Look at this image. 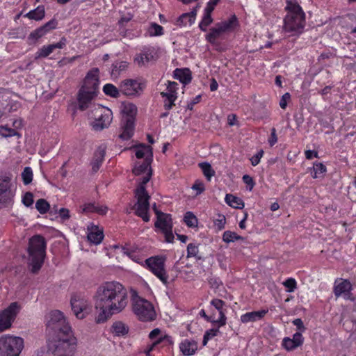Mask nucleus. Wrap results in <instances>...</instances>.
<instances>
[{
  "label": "nucleus",
  "mask_w": 356,
  "mask_h": 356,
  "mask_svg": "<svg viewBox=\"0 0 356 356\" xmlns=\"http://www.w3.org/2000/svg\"><path fill=\"white\" fill-rule=\"evenodd\" d=\"M0 135L5 138L11 136H17L19 138L21 136V135L15 129L6 127H0Z\"/></svg>",
  "instance_id": "44"
},
{
  "label": "nucleus",
  "mask_w": 356,
  "mask_h": 356,
  "mask_svg": "<svg viewBox=\"0 0 356 356\" xmlns=\"http://www.w3.org/2000/svg\"><path fill=\"white\" fill-rule=\"evenodd\" d=\"M44 8L43 6H38L35 9L31 10L25 17L35 20H41L44 17Z\"/></svg>",
  "instance_id": "34"
},
{
  "label": "nucleus",
  "mask_w": 356,
  "mask_h": 356,
  "mask_svg": "<svg viewBox=\"0 0 356 356\" xmlns=\"http://www.w3.org/2000/svg\"><path fill=\"white\" fill-rule=\"evenodd\" d=\"M267 310L247 312L241 316V321L243 323L257 321L261 319L267 314Z\"/></svg>",
  "instance_id": "27"
},
{
  "label": "nucleus",
  "mask_w": 356,
  "mask_h": 356,
  "mask_svg": "<svg viewBox=\"0 0 356 356\" xmlns=\"http://www.w3.org/2000/svg\"><path fill=\"white\" fill-rule=\"evenodd\" d=\"M99 84V69L93 68L87 73L77 95L80 110L84 111L90 106L92 101L97 95Z\"/></svg>",
  "instance_id": "3"
},
{
  "label": "nucleus",
  "mask_w": 356,
  "mask_h": 356,
  "mask_svg": "<svg viewBox=\"0 0 356 356\" xmlns=\"http://www.w3.org/2000/svg\"><path fill=\"white\" fill-rule=\"evenodd\" d=\"M54 47H52V44L43 46L36 53L35 58L47 57L49 55H50L54 51Z\"/></svg>",
  "instance_id": "41"
},
{
  "label": "nucleus",
  "mask_w": 356,
  "mask_h": 356,
  "mask_svg": "<svg viewBox=\"0 0 356 356\" xmlns=\"http://www.w3.org/2000/svg\"><path fill=\"white\" fill-rule=\"evenodd\" d=\"M192 189L194 191H196V194L200 195L204 191V184L201 181H197L193 185Z\"/></svg>",
  "instance_id": "53"
},
{
  "label": "nucleus",
  "mask_w": 356,
  "mask_h": 356,
  "mask_svg": "<svg viewBox=\"0 0 356 356\" xmlns=\"http://www.w3.org/2000/svg\"><path fill=\"white\" fill-rule=\"evenodd\" d=\"M122 132L119 137L124 140H129L134 134V120L122 119Z\"/></svg>",
  "instance_id": "24"
},
{
  "label": "nucleus",
  "mask_w": 356,
  "mask_h": 356,
  "mask_svg": "<svg viewBox=\"0 0 356 356\" xmlns=\"http://www.w3.org/2000/svg\"><path fill=\"white\" fill-rule=\"evenodd\" d=\"M22 202L26 207H30L33 203V195L31 193L27 192L22 198Z\"/></svg>",
  "instance_id": "52"
},
{
  "label": "nucleus",
  "mask_w": 356,
  "mask_h": 356,
  "mask_svg": "<svg viewBox=\"0 0 356 356\" xmlns=\"http://www.w3.org/2000/svg\"><path fill=\"white\" fill-rule=\"evenodd\" d=\"M314 178L322 177L326 172V167L322 163H316L313 166Z\"/></svg>",
  "instance_id": "39"
},
{
  "label": "nucleus",
  "mask_w": 356,
  "mask_h": 356,
  "mask_svg": "<svg viewBox=\"0 0 356 356\" xmlns=\"http://www.w3.org/2000/svg\"><path fill=\"white\" fill-rule=\"evenodd\" d=\"M47 326L58 334V344L55 345L58 353L60 345L69 346L75 343V339L72 337L71 327L67 322L63 314L59 310L51 311L47 316Z\"/></svg>",
  "instance_id": "2"
},
{
  "label": "nucleus",
  "mask_w": 356,
  "mask_h": 356,
  "mask_svg": "<svg viewBox=\"0 0 356 356\" xmlns=\"http://www.w3.org/2000/svg\"><path fill=\"white\" fill-rule=\"evenodd\" d=\"M263 154H264V152L262 150H261L257 154H255L254 156H253L251 158L250 161H251V163L252 165L255 166L259 163L260 159L262 157Z\"/></svg>",
  "instance_id": "57"
},
{
  "label": "nucleus",
  "mask_w": 356,
  "mask_h": 356,
  "mask_svg": "<svg viewBox=\"0 0 356 356\" xmlns=\"http://www.w3.org/2000/svg\"><path fill=\"white\" fill-rule=\"evenodd\" d=\"M293 323L294 325L297 326L298 329L300 331L303 332L305 330L303 325V322L300 318H296L295 320L293 321Z\"/></svg>",
  "instance_id": "62"
},
{
  "label": "nucleus",
  "mask_w": 356,
  "mask_h": 356,
  "mask_svg": "<svg viewBox=\"0 0 356 356\" xmlns=\"http://www.w3.org/2000/svg\"><path fill=\"white\" fill-rule=\"evenodd\" d=\"M225 200L228 205L233 208L243 209L244 207V202L242 200L232 194H227Z\"/></svg>",
  "instance_id": "33"
},
{
  "label": "nucleus",
  "mask_w": 356,
  "mask_h": 356,
  "mask_svg": "<svg viewBox=\"0 0 356 356\" xmlns=\"http://www.w3.org/2000/svg\"><path fill=\"white\" fill-rule=\"evenodd\" d=\"M135 155L138 159L145 158L146 161L152 160L153 153L152 148L149 145L140 144L134 147Z\"/></svg>",
  "instance_id": "23"
},
{
  "label": "nucleus",
  "mask_w": 356,
  "mask_h": 356,
  "mask_svg": "<svg viewBox=\"0 0 356 356\" xmlns=\"http://www.w3.org/2000/svg\"><path fill=\"white\" fill-rule=\"evenodd\" d=\"M95 121L92 123V126L95 131H102L107 128L113 119L112 111L106 107L98 105L94 110Z\"/></svg>",
  "instance_id": "9"
},
{
  "label": "nucleus",
  "mask_w": 356,
  "mask_h": 356,
  "mask_svg": "<svg viewBox=\"0 0 356 356\" xmlns=\"http://www.w3.org/2000/svg\"><path fill=\"white\" fill-rule=\"evenodd\" d=\"M215 224L220 229H223L225 224V217L224 216H220L219 218L216 220Z\"/></svg>",
  "instance_id": "61"
},
{
  "label": "nucleus",
  "mask_w": 356,
  "mask_h": 356,
  "mask_svg": "<svg viewBox=\"0 0 356 356\" xmlns=\"http://www.w3.org/2000/svg\"><path fill=\"white\" fill-rule=\"evenodd\" d=\"M161 95L164 99V108L165 110H170L175 105L174 102L177 99V96L172 90H170L168 88L165 92H161Z\"/></svg>",
  "instance_id": "29"
},
{
  "label": "nucleus",
  "mask_w": 356,
  "mask_h": 356,
  "mask_svg": "<svg viewBox=\"0 0 356 356\" xmlns=\"http://www.w3.org/2000/svg\"><path fill=\"white\" fill-rule=\"evenodd\" d=\"M243 181L245 184H247L250 187L249 190L252 191L254 186V181L253 179L250 175H245L243 177Z\"/></svg>",
  "instance_id": "55"
},
{
  "label": "nucleus",
  "mask_w": 356,
  "mask_h": 356,
  "mask_svg": "<svg viewBox=\"0 0 356 356\" xmlns=\"http://www.w3.org/2000/svg\"><path fill=\"white\" fill-rule=\"evenodd\" d=\"M148 32L151 36H159L163 34V27L156 23H152L151 24Z\"/></svg>",
  "instance_id": "46"
},
{
  "label": "nucleus",
  "mask_w": 356,
  "mask_h": 356,
  "mask_svg": "<svg viewBox=\"0 0 356 356\" xmlns=\"http://www.w3.org/2000/svg\"><path fill=\"white\" fill-rule=\"evenodd\" d=\"M352 284L348 280L338 279L334 282V293L337 298L341 296L344 299L355 300V298L351 293Z\"/></svg>",
  "instance_id": "15"
},
{
  "label": "nucleus",
  "mask_w": 356,
  "mask_h": 356,
  "mask_svg": "<svg viewBox=\"0 0 356 356\" xmlns=\"http://www.w3.org/2000/svg\"><path fill=\"white\" fill-rule=\"evenodd\" d=\"M104 92L108 96L112 97H118L120 90H118L115 86L111 83L106 84L103 88Z\"/></svg>",
  "instance_id": "38"
},
{
  "label": "nucleus",
  "mask_w": 356,
  "mask_h": 356,
  "mask_svg": "<svg viewBox=\"0 0 356 356\" xmlns=\"http://www.w3.org/2000/svg\"><path fill=\"white\" fill-rule=\"evenodd\" d=\"M70 304L75 316L82 319L85 317L84 312L88 308V300L83 296L74 294L72 296Z\"/></svg>",
  "instance_id": "14"
},
{
  "label": "nucleus",
  "mask_w": 356,
  "mask_h": 356,
  "mask_svg": "<svg viewBox=\"0 0 356 356\" xmlns=\"http://www.w3.org/2000/svg\"><path fill=\"white\" fill-rule=\"evenodd\" d=\"M120 90L126 96H137L143 91V87L136 80L126 79L121 82Z\"/></svg>",
  "instance_id": "18"
},
{
  "label": "nucleus",
  "mask_w": 356,
  "mask_h": 356,
  "mask_svg": "<svg viewBox=\"0 0 356 356\" xmlns=\"http://www.w3.org/2000/svg\"><path fill=\"white\" fill-rule=\"evenodd\" d=\"M199 252L198 247L193 243H189L187 246V256L188 257H197Z\"/></svg>",
  "instance_id": "51"
},
{
  "label": "nucleus",
  "mask_w": 356,
  "mask_h": 356,
  "mask_svg": "<svg viewBox=\"0 0 356 356\" xmlns=\"http://www.w3.org/2000/svg\"><path fill=\"white\" fill-rule=\"evenodd\" d=\"M179 348L185 356H191L195 353L197 343L193 340L186 339L180 343Z\"/></svg>",
  "instance_id": "26"
},
{
  "label": "nucleus",
  "mask_w": 356,
  "mask_h": 356,
  "mask_svg": "<svg viewBox=\"0 0 356 356\" xmlns=\"http://www.w3.org/2000/svg\"><path fill=\"white\" fill-rule=\"evenodd\" d=\"M157 220L155 227L159 228L165 236V241L172 243L174 239L172 222L170 215L156 211Z\"/></svg>",
  "instance_id": "12"
},
{
  "label": "nucleus",
  "mask_w": 356,
  "mask_h": 356,
  "mask_svg": "<svg viewBox=\"0 0 356 356\" xmlns=\"http://www.w3.org/2000/svg\"><path fill=\"white\" fill-rule=\"evenodd\" d=\"M88 239L94 244H99L104 238L103 230L98 227L91 225L88 227Z\"/></svg>",
  "instance_id": "22"
},
{
  "label": "nucleus",
  "mask_w": 356,
  "mask_h": 356,
  "mask_svg": "<svg viewBox=\"0 0 356 356\" xmlns=\"http://www.w3.org/2000/svg\"><path fill=\"white\" fill-rule=\"evenodd\" d=\"M152 160H144L143 163L137 162L135 163L133 169V173L136 176L144 175L140 185L145 186L150 179L152 171L151 168V163Z\"/></svg>",
  "instance_id": "17"
},
{
  "label": "nucleus",
  "mask_w": 356,
  "mask_h": 356,
  "mask_svg": "<svg viewBox=\"0 0 356 356\" xmlns=\"http://www.w3.org/2000/svg\"><path fill=\"white\" fill-rule=\"evenodd\" d=\"M105 153L106 146L103 145L99 146L95 151L92 161L91 162L92 170L93 172H97L99 170L104 161Z\"/></svg>",
  "instance_id": "21"
},
{
  "label": "nucleus",
  "mask_w": 356,
  "mask_h": 356,
  "mask_svg": "<svg viewBox=\"0 0 356 356\" xmlns=\"http://www.w3.org/2000/svg\"><path fill=\"white\" fill-rule=\"evenodd\" d=\"M303 338L300 332H296L293 335V338L285 337L282 341V346L287 350H292L302 345Z\"/></svg>",
  "instance_id": "20"
},
{
  "label": "nucleus",
  "mask_w": 356,
  "mask_h": 356,
  "mask_svg": "<svg viewBox=\"0 0 356 356\" xmlns=\"http://www.w3.org/2000/svg\"><path fill=\"white\" fill-rule=\"evenodd\" d=\"M174 77L184 84L191 81V74L188 69H176L174 71Z\"/></svg>",
  "instance_id": "31"
},
{
  "label": "nucleus",
  "mask_w": 356,
  "mask_h": 356,
  "mask_svg": "<svg viewBox=\"0 0 356 356\" xmlns=\"http://www.w3.org/2000/svg\"><path fill=\"white\" fill-rule=\"evenodd\" d=\"M196 8H194L191 12L182 14L177 20V25L186 26L191 25L195 19Z\"/></svg>",
  "instance_id": "30"
},
{
  "label": "nucleus",
  "mask_w": 356,
  "mask_h": 356,
  "mask_svg": "<svg viewBox=\"0 0 356 356\" xmlns=\"http://www.w3.org/2000/svg\"><path fill=\"white\" fill-rule=\"evenodd\" d=\"M237 24V18L235 15L232 16L227 21L218 24L215 28L211 29L210 33L207 35V40L212 44H216V40L226 31L233 28Z\"/></svg>",
  "instance_id": "13"
},
{
  "label": "nucleus",
  "mask_w": 356,
  "mask_h": 356,
  "mask_svg": "<svg viewBox=\"0 0 356 356\" xmlns=\"http://www.w3.org/2000/svg\"><path fill=\"white\" fill-rule=\"evenodd\" d=\"M82 210L83 213H97L99 215H104L108 211V207L95 203H86L83 204Z\"/></svg>",
  "instance_id": "28"
},
{
  "label": "nucleus",
  "mask_w": 356,
  "mask_h": 356,
  "mask_svg": "<svg viewBox=\"0 0 356 356\" xmlns=\"http://www.w3.org/2000/svg\"><path fill=\"white\" fill-rule=\"evenodd\" d=\"M132 308L134 313L143 321H152L156 317L154 307L152 302L138 296L136 291L132 296Z\"/></svg>",
  "instance_id": "6"
},
{
  "label": "nucleus",
  "mask_w": 356,
  "mask_h": 356,
  "mask_svg": "<svg viewBox=\"0 0 356 356\" xmlns=\"http://www.w3.org/2000/svg\"><path fill=\"white\" fill-rule=\"evenodd\" d=\"M240 239H243V238L236 233L231 231H226L222 235V240L226 243L234 242Z\"/></svg>",
  "instance_id": "43"
},
{
  "label": "nucleus",
  "mask_w": 356,
  "mask_h": 356,
  "mask_svg": "<svg viewBox=\"0 0 356 356\" xmlns=\"http://www.w3.org/2000/svg\"><path fill=\"white\" fill-rule=\"evenodd\" d=\"M132 17L133 16L131 14L127 13V15H124L121 17L118 23L120 26H124L125 24L129 22L132 19Z\"/></svg>",
  "instance_id": "59"
},
{
  "label": "nucleus",
  "mask_w": 356,
  "mask_h": 356,
  "mask_svg": "<svg viewBox=\"0 0 356 356\" xmlns=\"http://www.w3.org/2000/svg\"><path fill=\"white\" fill-rule=\"evenodd\" d=\"M136 197L137 198V202L134 205L136 214L140 217L145 222H148L149 220V200L150 199V196L148 195L145 186L139 185L136 188Z\"/></svg>",
  "instance_id": "8"
},
{
  "label": "nucleus",
  "mask_w": 356,
  "mask_h": 356,
  "mask_svg": "<svg viewBox=\"0 0 356 356\" xmlns=\"http://www.w3.org/2000/svg\"><path fill=\"white\" fill-rule=\"evenodd\" d=\"M45 248L46 243L42 236L35 235L29 240V264L33 273H37L41 268L45 257Z\"/></svg>",
  "instance_id": "4"
},
{
  "label": "nucleus",
  "mask_w": 356,
  "mask_h": 356,
  "mask_svg": "<svg viewBox=\"0 0 356 356\" xmlns=\"http://www.w3.org/2000/svg\"><path fill=\"white\" fill-rule=\"evenodd\" d=\"M66 39L65 38H62L61 40L55 44H51L52 47H54V49H63L65 46Z\"/></svg>",
  "instance_id": "63"
},
{
  "label": "nucleus",
  "mask_w": 356,
  "mask_h": 356,
  "mask_svg": "<svg viewBox=\"0 0 356 356\" xmlns=\"http://www.w3.org/2000/svg\"><path fill=\"white\" fill-rule=\"evenodd\" d=\"M286 8L288 13L284 19V30L292 34L300 33L305 26V13L296 3H289Z\"/></svg>",
  "instance_id": "5"
},
{
  "label": "nucleus",
  "mask_w": 356,
  "mask_h": 356,
  "mask_svg": "<svg viewBox=\"0 0 356 356\" xmlns=\"http://www.w3.org/2000/svg\"><path fill=\"white\" fill-rule=\"evenodd\" d=\"M113 332L117 336H123L128 333L129 327L122 322L117 321L113 324Z\"/></svg>",
  "instance_id": "35"
},
{
  "label": "nucleus",
  "mask_w": 356,
  "mask_h": 356,
  "mask_svg": "<svg viewBox=\"0 0 356 356\" xmlns=\"http://www.w3.org/2000/svg\"><path fill=\"white\" fill-rule=\"evenodd\" d=\"M95 298V307L99 310L97 317L99 323L124 311L129 302L126 288L115 281L106 282L100 285Z\"/></svg>",
  "instance_id": "1"
},
{
  "label": "nucleus",
  "mask_w": 356,
  "mask_h": 356,
  "mask_svg": "<svg viewBox=\"0 0 356 356\" xmlns=\"http://www.w3.org/2000/svg\"><path fill=\"white\" fill-rule=\"evenodd\" d=\"M20 305L17 302H12L6 309L0 312V332L9 329L20 311Z\"/></svg>",
  "instance_id": "11"
},
{
  "label": "nucleus",
  "mask_w": 356,
  "mask_h": 356,
  "mask_svg": "<svg viewBox=\"0 0 356 356\" xmlns=\"http://www.w3.org/2000/svg\"><path fill=\"white\" fill-rule=\"evenodd\" d=\"M291 95L289 92L284 94L280 101V106L282 109H285L287 106V101L290 99Z\"/></svg>",
  "instance_id": "56"
},
{
  "label": "nucleus",
  "mask_w": 356,
  "mask_h": 356,
  "mask_svg": "<svg viewBox=\"0 0 356 356\" xmlns=\"http://www.w3.org/2000/svg\"><path fill=\"white\" fill-rule=\"evenodd\" d=\"M57 22L56 20L55 19H51L50 20L49 22H47L44 25L42 26L46 33L49 32L50 30H52V29H56V26H57Z\"/></svg>",
  "instance_id": "54"
},
{
  "label": "nucleus",
  "mask_w": 356,
  "mask_h": 356,
  "mask_svg": "<svg viewBox=\"0 0 356 356\" xmlns=\"http://www.w3.org/2000/svg\"><path fill=\"white\" fill-rule=\"evenodd\" d=\"M211 305H213L218 312L220 314V317L218 320L215 321L214 323L218 325V327L223 326L226 324L227 318L225 316V312L223 310V307L225 305V302L220 299H213L211 302Z\"/></svg>",
  "instance_id": "25"
},
{
  "label": "nucleus",
  "mask_w": 356,
  "mask_h": 356,
  "mask_svg": "<svg viewBox=\"0 0 356 356\" xmlns=\"http://www.w3.org/2000/svg\"><path fill=\"white\" fill-rule=\"evenodd\" d=\"M156 54L152 49H145L141 53L137 54L134 58V62L138 66H145L149 62L155 60Z\"/></svg>",
  "instance_id": "19"
},
{
  "label": "nucleus",
  "mask_w": 356,
  "mask_h": 356,
  "mask_svg": "<svg viewBox=\"0 0 356 356\" xmlns=\"http://www.w3.org/2000/svg\"><path fill=\"white\" fill-rule=\"evenodd\" d=\"M149 270L164 284H168V275L165 270V259L162 257H152L145 260Z\"/></svg>",
  "instance_id": "10"
},
{
  "label": "nucleus",
  "mask_w": 356,
  "mask_h": 356,
  "mask_svg": "<svg viewBox=\"0 0 356 356\" xmlns=\"http://www.w3.org/2000/svg\"><path fill=\"white\" fill-rule=\"evenodd\" d=\"M283 284L287 289L286 291L289 293L293 292L296 288V282L293 278H288Z\"/></svg>",
  "instance_id": "50"
},
{
  "label": "nucleus",
  "mask_w": 356,
  "mask_h": 356,
  "mask_svg": "<svg viewBox=\"0 0 356 356\" xmlns=\"http://www.w3.org/2000/svg\"><path fill=\"white\" fill-rule=\"evenodd\" d=\"M35 208L41 214H44L49 210V204L44 199H39L35 203Z\"/></svg>",
  "instance_id": "45"
},
{
  "label": "nucleus",
  "mask_w": 356,
  "mask_h": 356,
  "mask_svg": "<svg viewBox=\"0 0 356 356\" xmlns=\"http://www.w3.org/2000/svg\"><path fill=\"white\" fill-rule=\"evenodd\" d=\"M277 134H276V130L275 128H273L271 129L270 137L268 139V143L272 147L277 143Z\"/></svg>",
  "instance_id": "58"
},
{
  "label": "nucleus",
  "mask_w": 356,
  "mask_h": 356,
  "mask_svg": "<svg viewBox=\"0 0 356 356\" xmlns=\"http://www.w3.org/2000/svg\"><path fill=\"white\" fill-rule=\"evenodd\" d=\"M22 178L23 183L25 185H28L31 183L33 180V171L31 168L25 167L23 172H22Z\"/></svg>",
  "instance_id": "42"
},
{
  "label": "nucleus",
  "mask_w": 356,
  "mask_h": 356,
  "mask_svg": "<svg viewBox=\"0 0 356 356\" xmlns=\"http://www.w3.org/2000/svg\"><path fill=\"white\" fill-rule=\"evenodd\" d=\"M218 332H219L218 328H212V329L207 330L204 333V338H203V341H202L203 346H206L208 343V341L211 339L215 336H216Z\"/></svg>",
  "instance_id": "47"
},
{
  "label": "nucleus",
  "mask_w": 356,
  "mask_h": 356,
  "mask_svg": "<svg viewBox=\"0 0 356 356\" xmlns=\"http://www.w3.org/2000/svg\"><path fill=\"white\" fill-rule=\"evenodd\" d=\"M24 346L22 337L5 334L0 337V356H19Z\"/></svg>",
  "instance_id": "7"
},
{
  "label": "nucleus",
  "mask_w": 356,
  "mask_h": 356,
  "mask_svg": "<svg viewBox=\"0 0 356 356\" xmlns=\"http://www.w3.org/2000/svg\"><path fill=\"white\" fill-rule=\"evenodd\" d=\"M167 88L172 90L177 95V90L178 88V83L176 82L168 81Z\"/></svg>",
  "instance_id": "64"
},
{
  "label": "nucleus",
  "mask_w": 356,
  "mask_h": 356,
  "mask_svg": "<svg viewBox=\"0 0 356 356\" xmlns=\"http://www.w3.org/2000/svg\"><path fill=\"white\" fill-rule=\"evenodd\" d=\"M199 166L207 180L210 181L211 177L215 175V171L212 168L210 163L207 162H203L199 163Z\"/></svg>",
  "instance_id": "36"
},
{
  "label": "nucleus",
  "mask_w": 356,
  "mask_h": 356,
  "mask_svg": "<svg viewBox=\"0 0 356 356\" xmlns=\"http://www.w3.org/2000/svg\"><path fill=\"white\" fill-rule=\"evenodd\" d=\"M184 220L190 227H195L197 226V219L192 212H186L184 216Z\"/></svg>",
  "instance_id": "40"
},
{
  "label": "nucleus",
  "mask_w": 356,
  "mask_h": 356,
  "mask_svg": "<svg viewBox=\"0 0 356 356\" xmlns=\"http://www.w3.org/2000/svg\"><path fill=\"white\" fill-rule=\"evenodd\" d=\"M13 196L14 194L10 189L9 179L0 178V208L11 204Z\"/></svg>",
  "instance_id": "16"
},
{
  "label": "nucleus",
  "mask_w": 356,
  "mask_h": 356,
  "mask_svg": "<svg viewBox=\"0 0 356 356\" xmlns=\"http://www.w3.org/2000/svg\"><path fill=\"white\" fill-rule=\"evenodd\" d=\"M46 31L44 29L42 26H40V28L35 29L33 32H31L29 36V39L30 40H38L44 35L46 34Z\"/></svg>",
  "instance_id": "48"
},
{
  "label": "nucleus",
  "mask_w": 356,
  "mask_h": 356,
  "mask_svg": "<svg viewBox=\"0 0 356 356\" xmlns=\"http://www.w3.org/2000/svg\"><path fill=\"white\" fill-rule=\"evenodd\" d=\"M122 113L123 115L122 119L135 120V116L137 113V108L134 104L129 103L124 106Z\"/></svg>",
  "instance_id": "32"
},
{
  "label": "nucleus",
  "mask_w": 356,
  "mask_h": 356,
  "mask_svg": "<svg viewBox=\"0 0 356 356\" xmlns=\"http://www.w3.org/2000/svg\"><path fill=\"white\" fill-rule=\"evenodd\" d=\"M128 63L125 61L116 62L113 64L111 75L118 77L121 72L127 70Z\"/></svg>",
  "instance_id": "37"
},
{
  "label": "nucleus",
  "mask_w": 356,
  "mask_h": 356,
  "mask_svg": "<svg viewBox=\"0 0 356 356\" xmlns=\"http://www.w3.org/2000/svg\"><path fill=\"white\" fill-rule=\"evenodd\" d=\"M58 213H59L60 217L64 220L69 219L70 217V211L67 209L61 208L59 210Z\"/></svg>",
  "instance_id": "60"
},
{
  "label": "nucleus",
  "mask_w": 356,
  "mask_h": 356,
  "mask_svg": "<svg viewBox=\"0 0 356 356\" xmlns=\"http://www.w3.org/2000/svg\"><path fill=\"white\" fill-rule=\"evenodd\" d=\"M212 22L211 15L204 13L202 20L199 24L201 30L206 31L207 27Z\"/></svg>",
  "instance_id": "49"
}]
</instances>
